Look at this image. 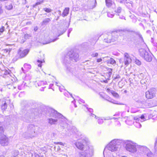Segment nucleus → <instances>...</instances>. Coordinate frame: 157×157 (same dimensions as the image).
Returning a JSON list of instances; mask_svg holds the SVG:
<instances>
[{
  "label": "nucleus",
  "instance_id": "47",
  "mask_svg": "<svg viewBox=\"0 0 157 157\" xmlns=\"http://www.w3.org/2000/svg\"><path fill=\"white\" fill-rule=\"evenodd\" d=\"M139 37L140 38V40L141 42H143L144 43V40L143 38V37L141 35H139Z\"/></svg>",
  "mask_w": 157,
  "mask_h": 157
},
{
  "label": "nucleus",
  "instance_id": "1",
  "mask_svg": "<svg viewBox=\"0 0 157 157\" xmlns=\"http://www.w3.org/2000/svg\"><path fill=\"white\" fill-rule=\"evenodd\" d=\"M78 54L73 51L69 52L65 56L63 60L66 64H70L71 62H76L79 59Z\"/></svg>",
  "mask_w": 157,
  "mask_h": 157
},
{
  "label": "nucleus",
  "instance_id": "51",
  "mask_svg": "<svg viewBox=\"0 0 157 157\" xmlns=\"http://www.w3.org/2000/svg\"><path fill=\"white\" fill-rule=\"evenodd\" d=\"M4 31V27L2 26L0 29V32L2 33Z\"/></svg>",
  "mask_w": 157,
  "mask_h": 157
},
{
  "label": "nucleus",
  "instance_id": "7",
  "mask_svg": "<svg viewBox=\"0 0 157 157\" xmlns=\"http://www.w3.org/2000/svg\"><path fill=\"white\" fill-rule=\"evenodd\" d=\"M86 150L80 153V157H91L94 154V150L92 148L87 147Z\"/></svg>",
  "mask_w": 157,
  "mask_h": 157
},
{
  "label": "nucleus",
  "instance_id": "2",
  "mask_svg": "<svg viewBox=\"0 0 157 157\" xmlns=\"http://www.w3.org/2000/svg\"><path fill=\"white\" fill-rule=\"evenodd\" d=\"M47 115L50 117H53L58 118L60 120V123H67V120L61 114L58 112L52 109H49Z\"/></svg>",
  "mask_w": 157,
  "mask_h": 157
},
{
  "label": "nucleus",
  "instance_id": "16",
  "mask_svg": "<svg viewBox=\"0 0 157 157\" xmlns=\"http://www.w3.org/2000/svg\"><path fill=\"white\" fill-rule=\"evenodd\" d=\"M140 55L143 58H144L145 56L148 54V52L146 50L144 49H140L139 50Z\"/></svg>",
  "mask_w": 157,
  "mask_h": 157
},
{
  "label": "nucleus",
  "instance_id": "49",
  "mask_svg": "<svg viewBox=\"0 0 157 157\" xmlns=\"http://www.w3.org/2000/svg\"><path fill=\"white\" fill-rule=\"evenodd\" d=\"M38 29V27L37 26H36L34 28V30L35 32H36Z\"/></svg>",
  "mask_w": 157,
  "mask_h": 157
},
{
  "label": "nucleus",
  "instance_id": "29",
  "mask_svg": "<svg viewBox=\"0 0 157 157\" xmlns=\"http://www.w3.org/2000/svg\"><path fill=\"white\" fill-rule=\"evenodd\" d=\"M44 62V59L39 60H37V64H38V66L39 67H41V63Z\"/></svg>",
  "mask_w": 157,
  "mask_h": 157
},
{
  "label": "nucleus",
  "instance_id": "44",
  "mask_svg": "<svg viewBox=\"0 0 157 157\" xmlns=\"http://www.w3.org/2000/svg\"><path fill=\"white\" fill-rule=\"evenodd\" d=\"M107 71L108 73H110V74H112V69L110 68H108L107 69Z\"/></svg>",
  "mask_w": 157,
  "mask_h": 157
},
{
  "label": "nucleus",
  "instance_id": "57",
  "mask_svg": "<svg viewBox=\"0 0 157 157\" xmlns=\"http://www.w3.org/2000/svg\"><path fill=\"white\" fill-rule=\"evenodd\" d=\"M67 69L70 72H71L72 71V70H71V69L70 68H69L68 67H67Z\"/></svg>",
  "mask_w": 157,
  "mask_h": 157
},
{
  "label": "nucleus",
  "instance_id": "34",
  "mask_svg": "<svg viewBox=\"0 0 157 157\" xmlns=\"http://www.w3.org/2000/svg\"><path fill=\"white\" fill-rule=\"evenodd\" d=\"M4 128L2 126H0V136L1 135H4L3 133L4 132Z\"/></svg>",
  "mask_w": 157,
  "mask_h": 157
},
{
  "label": "nucleus",
  "instance_id": "10",
  "mask_svg": "<svg viewBox=\"0 0 157 157\" xmlns=\"http://www.w3.org/2000/svg\"><path fill=\"white\" fill-rule=\"evenodd\" d=\"M82 143L80 141H78L75 143V145L77 148L81 150L82 151L86 150L85 148H86L88 146H85L84 144L86 143V140L83 138L82 140Z\"/></svg>",
  "mask_w": 157,
  "mask_h": 157
},
{
  "label": "nucleus",
  "instance_id": "15",
  "mask_svg": "<svg viewBox=\"0 0 157 157\" xmlns=\"http://www.w3.org/2000/svg\"><path fill=\"white\" fill-rule=\"evenodd\" d=\"M33 113L30 114L29 113H28L25 115L23 120L26 122H31L33 121Z\"/></svg>",
  "mask_w": 157,
  "mask_h": 157
},
{
  "label": "nucleus",
  "instance_id": "4",
  "mask_svg": "<svg viewBox=\"0 0 157 157\" xmlns=\"http://www.w3.org/2000/svg\"><path fill=\"white\" fill-rule=\"evenodd\" d=\"M123 143L121 140L114 139L111 141L108 145V149L112 152L116 151L119 149Z\"/></svg>",
  "mask_w": 157,
  "mask_h": 157
},
{
  "label": "nucleus",
  "instance_id": "63",
  "mask_svg": "<svg viewBox=\"0 0 157 157\" xmlns=\"http://www.w3.org/2000/svg\"><path fill=\"white\" fill-rule=\"evenodd\" d=\"M120 78V77L119 75L117 76L116 77L114 78V79H116Z\"/></svg>",
  "mask_w": 157,
  "mask_h": 157
},
{
  "label": "nucleus",
  "instance_id": "24",
  "mask_svg": "<svg viewBox=\"0 0 157 157\" xmlns=\"http://www.w3.org/2000/svg\"><path fill=\"white\" fill-rule=\"evenodd\" d=\"M46 82H44L43 81H40L37 82V84L38 86H43L44 85L46 84Z\"/></svg>",
  "mask_w": 157,
  "mask_h": 157
},
{
  "label": "nucleus",
  "instance_id": "43",
  "mask_svg": "<svg viewBox=\"0 0 157 157\" xmlns=\"http://www.w3.org/2000/svg\"><path fill=\"white\" fill-rule=\"evenodd\" d=\"M155 149L156 151H157V140L155 143Z\"/></svg>",
  "mask_w": 157,
  "mask_h": 157
},
{
  "label": "nucleus",
  "instance_id": "60",
  "mask_svg": "<svg viewBox=\"0 0 157 157\" xmlns=\"http://www.w3.org/2000/svg\"><path fill=\"white\" fill-rule=\"evenodd\" d=\"M72 28H70V29L68 31V33H70L72 31Z\"/></svg>",
  "mask_w": 157,
  "mask_h": 157
},
{
  "label": "nucleus",
  "instance_id": "23",
  "mask_svg": "<svg viewBox=\"0 0 157 157\" xmlns=\"http://www.w3.org/2000/svg\"><path fill=\"white\" fill-rule=\"evenodd\" d=\"M105 3L106 6L108 7H110L112 5L111 0H105Z\"/></svg>",
  "mask_w": 157,
  "mask_h": 157
},
{
  "label": "nucleus",
  "instance_id": "53",
  "mask_svg": "<svg viewBox=\"0 0 157 157\" xmlns=\"http://www.w3.org/2000/svg\"><path fill=\"white\" fill-rule=\"evenodd\" d=\"M90 116L93 117H95L96 118H97V116L95 115L92 113H91L90 114Z\"/></svg>",
  "mask_w": 157,
  "mask_h": 157
},
{
  "label": "nucleus",
  "instance_id": "25",
  "mask_svg": "<svg viewBox=\"0 0 157 157\" xmlns=\"http://www.w3.org/2000/svg\"><path fill=\"white\" fill-rule=\"evenodd\" d=\"M15 1H17L19 4H25L27 3V0H14Z\"/></svg>",
  "mask_w": 157,
  "mask_h": 157
},
{
  "label": "nucleus",
  "instance_id": "3",
  "mask_svg": "<svg viewBox=\"0 0 157 157\" xmlns=\"http://www.w3.org/2000/svg\"><path fill=\"white\" fill-rule=\"evenodd\" d=\"M36 127L33 124L29 125L27 132L23 135V136L26 139H32L35 137L37 135V132L35 131Z\"/></svg>",
  "mask_w": 157,
  "mask_h": 157
},
{
  "label": "nucleus",
  "instance_id": "64",
  "mask_svg": "<svg viewBox=\"0 0 157 157\" xmlns=\"http://www.w3.org/2000/svg\"><path fill=\"white\" fill-rule=\"evenodd\" d=\"M58 39V38H56V39H53L52 40V41H51V42H54L57 39Z\"/></svg>",
  "mask_w": 157,
  "mask_h": 157
},
{
  "label": "nucleus",
  "instance_id": "59",
  "mask_svg": "<svg viewBox=\"0 0 157 157\" xmlns=\"http://www.w3.org/2000/svg\"><path fill=\"white\" fill-rule=\"evenodd\" d=\"M35 157H43L42 156H40L38 154H36L35 155Z\"/></svg>",
  "mask_w": 157,
  "mask_h": 157
},
{
  "label": "nucleus",
  "instance_id": "32",
  "mask_svg": "<svg viewBox=\"0 0 157 157\" xmlns=\"http://www.w3.org/2000/svg\"><path fill=\"white\" fill-rule=\"evenodd\" d=\"M6 8L8 10H11L13 8V6L10 3L5 6Z\"/></svg>",
  "mask_w": 157,
  "mask_h": 157
},
{
  "label": "nucleus",
  "instance_id": "18",
  "mask_svg": "<svg viewBox=\"0 0 157 157\" xmlns=\"http://www.w3.org/2000/svg\"><path fill=\"white\" fill-rule=\"evenodd\" d=\"M144 59L146 61L150 62L151 61L152 59V57L151 56V54L150 52H149L148 53V54L146 55L145 57L144 58Z\"/></svg>",
  "mask_w": 157,
  "mask_h": 157
},
{
  "label": "nucleus",
  "instance_id": "26",
  "mask_svg": "<svg viewBox=\"0 0 157 157\" xmlns=\"http://www.w3.org/2000/svg\"><path fill=\"white\" fill-rule=\"evenodd\" d=\"M19 59H21V58H20V56L17 53V54L13 58L12 60L13 62H16Z\"/></svg>",
  "mask_w": 157,
  "mask_h": 157
},
{
  "label": "nucleus",
  "instance_id": "21",
  "mask_svg": "<svg viewBox=\"0 0 157 157\" xmlns=\"http://www.w3.org/2000/svg\"><path fill=\"white\" fill-rule=\"evenodd\" d=\"M103 98L105 100H107L108 101L111 102L113 103H116L115 102V101L113 99H111L107 95L104 96V97H103Z\"/></svg>",
  "mask_w": 157,
  "mask_h": 157
},
{
  "label": "nucleus",
  "instance_id": "61",
  "mask_svg": "<svg viewBox=\"0 0 157 157\" xmlns=\"http://www.w3.org/2000/svg\"><path fill=\"white\" fill-rule=\"evenodd\" d=\"M79 101L81 102L82 103H85V101L83 100V99H80V100H79Z\"/></svg>",
  "mask_w": 157,
  "mask_h": 157
},
{
  "label": "nucleus",
  "instance_id": "9",
  "mask_svg": "<svg viewBox=\"0 0 157 157\" xmlns=\"http://www.w3.org/2000/svg\"><path fill=\"white\" fill-rule=\"evenodd\" d=\"M117 33L114 32L111 35L108 36L107 39H104V41L106 43H111L112 42L116 41L117 40Z\"/></svg>",
  "mask_w": 157,
  "mask_h": 157
},
{
  "label": "nucleus",
  "instance_id": "52",
  "mask_svg": "<svg viewBox=\"0 0 157 157\" xmlns=\"http://www.w3.org/2000/svg\"><path fill=\"white\" fill-rule=\"evenodd\" d=\"M102 61V59L101 58L98 59H97V62H100Z\"/></svg>",
  "mask_w": 157,
  "mask_h": 157
},
{
  "label": "nucleus",
  "instance_id": "5",
  "mask_svg": "<svg viewBox=\"0 0 157 157\" xmlns=\"http://www.w3.org/2000/svg\"><path fill=\"white\" fill-rule=\"evenodd\" d=\"M137 146L138 151L142 155H146L148 157H153L154 155L147 147L144 145H139Z\"/></svg>",
  "mask_w": 157,
  "mask_h": 157
},
{
  "label": "nucleus",
  "instance_id": "19",
  "mask_svg": "<svg viewBox=\"0 0 157 157\" xmlns=\"http://www.w3.org/2000/svg\"><path fill=\"white\" fill-rule=\"evenodd\" d=\"M51 18H46L44 19L41 23V25H47L51 20Z\"/></svg>",
  "mask_w": 157,
  "mask_h": 157
},
{
  "label": "nucleus",
  "instance_id": "42",
  "mask_svg": "<svg viewBox=\"0 0 157 157\" xmlns=\"http://www.w3.org/2000/svg\"><path fill=\"white\" fill-rule=\"evenodd\" d=\"M141 119L143 120V121H144L146 120V119H145L144 118V115H142L140 117Z\"/></svg>",
  "mask_w": 157,
  "mask_h": 157
},
{
  "label": "nucleus",
  "instance_id": "50",
  "mask_svg": "<svg viewBox=\"0 0 157 157\" xmlns=\"http://www.w3.org/2000/svg\"><path fill=\"white\" fill-rule=\"evenodd\" d=\"M106 91L109 93H110L111 94V91H113V90H111L109 89V88H107V89H106Z\"/></svg>",
  "mask_w": 157,
  "mask_h": 157
},
{
  "label": "nucleus",
  "instance_id": "22",
  "mask_svg": "<svg viewBox=\"0 0 157 157\" xmlns=\"http://www.w3.org/2000/svg\"><path fill=\"white\" fill-rule=\"evenodd\" d=\"M108 64L110 63L113 65L115 64L116 63L115 61L112 58H110L109 59H105Z\"/></svg>",
  "mask_w": 157,
  "mask_h": 157
},
{
  "label": "nucleus",
  "instance_id": "6",
  "mask_svg": "<svg viewBox=\"0 0 157 157\" xmlns=\"http://www.w3.org/2000/svg\"><path fill=\"white\" fill-rule=\"evenodd\" d=\"M139 145L131 141H127L126 142L125 148L126 150L132 153L136 151L137 146Z\"/></svg>",
  "mask_w": 157,
  "mask_h": 157
},
{
  "label": "nucleus",
  "instance_id": "56",
  "mask_svg": "<svg viewBox=\"0 0 157 157\" xmlns=\"http://www.w3.org/2000/svg\"><path fill=\"white\" fill-rule=\"evenodd\" d=\"M134 119L136 121H139L140 120V119L139 117L138 118L137 117H136L134 118Z\"/></svg>",
  "mask_w": 157,
  "mask_h": 157
},
{
  "label": "nucleus",
  "instance_id": "33",
  "mask_svg": "<svg viewBox=\"0 0 157 157\" xmlns=\"http://www.w3.org/2000/svg\"><path fill=\"white\" fill-rule=\"evenodd\" d=\"M43 10L45 12L47 13L51 12L52 11V10L49 8H44Z\"/></svg>",
  "mask_w": 157,
  "mask_h": 157
},
{
  "label": "nucleus",
  "instance_id": "41",
  "mask_svg": "<svg viewBox=\"0 0 157 157\" xmlns=\"http://www.w3.org/2000/svg\"><path fill=\"white\" fill-rule=\"evenodd\" d=\"M98 55V54L97 53H93L91 55V56L93 57H97Z\"/></svg>",
  "mask_w": 157,
  "mask_h": 157
},
{
  "label": "nucleus",
  "instance_id": "13",
  "mask_svg": "<svg viewBox=\"0 0 157 157\" xmlns=\"http://www.w3.org/2000/svg\"><path fill=\"white\" fill-rule=\"evenodd\" d=\"M124 62L125 65H128L132 61V59L129 54L127 53L124 54Z\"/></svg>",
  "mask_w": 157,
  "mask_h": 157
},
{
  "label": "nucleus",
  "instance_id": "38",
  "mask_svg": "<svg viewBox=\"0 0 157 157\" xmlns=\"http://www.w3.org/2000/svg\"><path fill=\"white\" fill-rule=\"evenodd\" d=\"M98 123L99 124H102L103 122V120L102 119L99 118L98 120Z\"/></svg>",
  "mask_w": 157,
  "mask_h": 157
},
{
  "label": "nucleus",
  "instance_id": "35",
  "mask_svg": "<svg viewBox=\"0 0 157 157\" xmlns=\"http://www.w3.org/2000/svg\"><path fill=\"white\" fill-rule=\"evenodd\" d=\"M121 8L120 7H119L115 10V12L117 13H120L121 11Z\"/></svg>",
  "mask_w": 157,
  "mask_h": 157
},
{
  "label": "nucleus",
  "instance_id": "45",
  "mask_svg": "<svg viewBox=\"0 0 157 157\" xmlns=\"http://www.w3.org/2000/svg\"><path fill=\"white\" fill-rule=\"evenodd\" d=\"M2 2V1L0 0V14L2 12V10L1 9V6L2 5L1 2Z\"/></svg>",
  "mask_w": 157,
  "mask_h": 157
},
{
  "label": "nucleus",
  "instance_id": "17",
  "mask_svg": "<svg viewBox=\"0 0 157 157\" xmlns=\"http://www.w3.org/2000/svg\"><path fill=\"white\" fill-rule=\"evenodd\" d=\"M58 121V120L56 119L50 118L48 119V122L51 125L56 124Z\"/></svg>",
  "mask_w": 157,
  "mask_h": 157
},
{
  "label": "nucleus",
  "instance_id": "37",
  "mask_svg": "<svg viewBox=\"0 0 157 157\" xmlns=\"http://www.w3.org/2000/svg\"><path fill=\"white\" fill-rule=\"evenodd\" d=\"M114 15L111 13L110 12H108L107 13V16L108 17L110 18H112L113 17Z\"/></svg>",
  "mask_w": 157,
  "mask_h": 157
},
{
  "label": "nucleus",
  "instance_id": "58",
  "mask_svg": "<svg viewBox=\"0 0 157 157\" xmlns=\"http://www.w3.org/2000/svg\"><path fill=\"white\" fill-rule=\"evenodd\" d=\"M40 4V2H37V3H36L35 5H33V6L34 7H35V6H36L38 5H39Z\"/></svg>",
  "mask_w": 157,
  "mask_h": 157
},
{
  "label": "nucleus",
  "instance_id": "36",
  "mask_svg": "<svg viewBox=\"0 0 157 157\" xmlns=\"http://www.w3.org/2000/svg\"><path fill=\"white\" fill-rule=\"evenodd\" d=\"M19 154V151L18 150H15L13 151V154L14 155V156L13 157H15L16 156H17Z\"/></svg>",
  "mask_w": 157,
  "mask_h": 157
},
{
  "label": "nucleus",
  "instance_id": "62",
  "mask_svg": "<svg viewBox=\"0 0 157 157\" xmlns=\"http://www.w3.org/2000/svg\"><path fill=\"white\" fill-rule=\"evenodd\" d=\"M107 74H108V76H109V78L111 77V75L112 74H110V73H108V72Z\"/></svg>",
  "mask_w": 157,
  "mask_h": 157
},
{
  "label": "nucleus",
  "instance_id": "55",
  "mask_svg": "<svg viewBox=\"0 0 157 157\" xmlns=\"http://www.w3.org/2000/svg\"><path fill=\"white\" fill-rule=\"evenodd\" d=\"M87 109H88V110L91 113L93 112V109H88L87 107Z\"/></svg>",
  "mask_w": 157,
  "mask_h": 157
},
{
  "label": "nucleus",
  "instance_id": "31",
  "mask_svg": "<svg viewBox=\"0 0 157 157\" xmlns=\"http://www.w3.org/2000/svg\"><path fill=\"white\" fill-rule=\"evenodd\" d=\"M134 124L135 126L137 128H140L141 127V125L140 123L137 122L136 121L135 122H134Z\"/></svg>",
  "mask_w": 157,
  "mask_h": 157
},
{
  "label": "nucleus",
  "instance_id": "27",
  "mask_svg": "<svg viewBox=\"0 0 157 157\" xmlns=\"http://www.w3.org/2000/svg\"><path fill=\"white\" fill-rule=\"evenodd\" d=\"M31 35L30 34H25L24 35V38L25 39V40H24L23 41H21V43H23L25 41V40H26L27 39H29L30 37L31 36Z\"/></svg>",
  "mask_w": 157,
  "mask_h": 157
},
{
  "label": "nucleus",
  "instance_id": "8",
  "mask_svg": "<svg viewBox=\"0 0 157 157\" xmlns=\"http://www.w3.org/2000/svg\"><path fill=\"white\" fill-rule=\"evenodd\" d=\"M10 143L9 139L5 135H1L0 137V144L3 146H7Z\"/></svg>",
  "mask_w": 157,
  "mask_h": 157
},
{
  "label": "nucleus",
  "instance_id": "20",
  "mask_svg": "<svg viewBox=\"0 0 157 157\" xmlns=\"http://www.w3.org/2000/svg\"><path fill=\"white\" fill-rule=\"evenodd\" d=\"M69 8H66L64 10L62 14L63 17L67 16L69 13Z\"/></svg>",
  "mask_w": 157,
  "mask_h": 157
},
{
  "label": "nucleus",
  "instance_id": "14",
  "mask_svg": "<svg viewBox=\"0 0 157 157\" xmlns=\"http://www.w3.org/2000/svg\"><path fill=\"white\" fill-rule=\"evenodd\" d=\"M2 103L1 105V108L2 110H5L6 109L7 105L10 102V100L3 99L2 100Z\"/></svg>",
  "mask_w": 157,
  "mask_h": 157
},
{
  "label": "nucleus",
  "instance_id": "12",
  "mask_svg": "<svg viewBox=\"0 0 157 157\" xmlns=\"http://www.w3.org/2000/svg\"><path fill=\"white\" fill-rule=\"evenodd\" d=\"M22 48H20L17 52L20 58H22L25 57L29 52V50L26 49L23 50Z\"/></svg>",
  "mask_w": 157,
  "mask_h": 157
},
{
  "label": "nucleus",
  "instance_id": "30",
  "mask_svg": "<svg viewBox=\"0 0 157 157\" xmlns=\"http://www.w3.org/2000/svg\"><path fill=\"white\" fill-rule=\"evenodd\" d=\"M58 84H59V83L58 82H56V85L59 87V90L61 92L63 90H64L63 88H64V87L62 86H60V85H58Z\"/></svg>",
  "mask_w": 157,
  "mask_h": 157
},
{
  "label": "nucleus",
  "instance_id": "54",
  "mask_svg": "<svg viewBox=\"0 0 157 157\" xmlns=\"http://www.w3.org/2000/svg\"><path fill=\"white\" fill-rule=\"evenodd\" d=\"M57 144H59L61 145L64 146L66 144H63V143L61 142H59L57 143Z\"/></svg>",
  "mask_w": 157,
  "mask_h": 157
},
{
  "label": "nucleus",
  "instance_id": "11",
  "mask_svg": "<svg viewBox=\"0 0 157 157\" xmlns=\"http://www.w3.org/2000/svg\"><path fill=\"white\" fill-rule=\"evenodd\" d=\"M155 90L154 88L150 89L145 93L146 97L148 99H151L155 96Z\"/></svg>",
  "mask_w": 157,
  "mask_h": 157
},
{
  "label": "nucleus",
  "instance_id": "48",
  "mask_svg": "<svg viewBox=\"0 0 157 157\" xmlns=\"http://www.w3.org/2000/svg\"><path fill=\"white\" fill-rule=\"evenodd\" d=\"M59 155H63L64 156V157H67V155L65 153V152H64V153H61Z\"/></svg>",
  "mask_w": 157,
  "mask_h": 157
},
{
  "label": "nucleus",
  "instance_id": "28",
  "mask_svg": "<svg viewBox=\"0 0 157 157\" xmlns=\"http://www.w3.org/2000/svg\"><path fill=\"white\" fill-rule=\"evenodd\" d=\"M111 94L114 97L116 98H118L119 97L118 94L117 92L113 90L111 91Z\"/></svg>",
  "mask_w": 157,
  "mask_h": 157
},
{
  "label": "nucleus",
  "instance_id": "39",
  "mask_svg": "<svg viewBox=\"0 0 157 157\" xmlns=\"http://www.w3.org/2000/svg\"><path fill=\"white\" fill-rule=\"evenodd\" d=\"M136 63L138 65H140L141 64L140 61L139 60L136 59L135 61Z\"/></svg>",
  "mask_w": 157,
  "mask_h": 157
},
{
  "label": "nucleus",
  "instance_id": "40",
  "mask_svg": "<svg viewBox=\"0 0 157 157\" xmlns=\"http://www.w3.org/2000/svg\"><path fill=\"white\" fill-rule=\"evenodd\" d=\"M24 67H28L29 68H30L31 67V65L30 64L27 63L25 64L24 65Z\"/></svg>",
  "mask_w": 157,
  "mask_h": 157
},
{
  "label": "nucleus",
  "instance_id": "46",
  "mask_svg": "<svg viewBox=\"0 0 157 157\" xmlns=\"http://www.w3.org/2000/svg\"><path fill=\"white\" fill-rule=\"evenodd\" d=\"M120 2L121 3H128L127 0H121Z\"/></svg>",
  "mask_w": 157,
  "mask_h": 157
}]
</instances>
